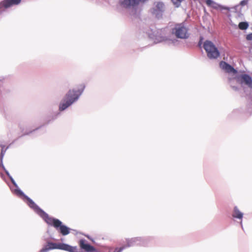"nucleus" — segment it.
Masks as SVG:
<instances>
[{
    "mask_svg": "<svg viewBox=\"0 0 252 252\" xmlns=\"http://www.w3.org/2000/svg\"><path fill=\"white\" fill-rule=\"evenodd\" d=\"M15 193L18 196H26L24 193L20 189H17L15 190Z\"/></svg>",
    "mask_w": 252,
    "mask_h": 252,
    "instance_id": "nucleus-16",
    "label": "nucleus"
},
{
    "mask_svg": "<svg viewBox=\"0 0 252 252\" xmlns=\"http://www.w3.org/2000/svg\"><path fill=\"white\" fill-rule=\"evenodd\" d=\"M205 2L206 4L211 7L215 9H226L227 10H229L230 8L226 7H223L222 6H221L219 5V4L217 3L215 1H213L212 0H205Z\"/></svg>",
    "mask_w": 252,
    "mask_h": 252,
    "instance_id": "nucleus-12",
    "label": "nucleus"
},
{
    "mask_svg": "<svg viewBox=\"0 0 252 252\" xmlns=\"http://www.w3.org/2000/svg\"><path fill=\"white\" fill-rule=\"evenodd\" d=\"M3 155H4V154L2 153V151H1V158H2L3 157Z\"/></svg>",
    "mask_w": 252,
    "mask_h": 252,
    "instance_id": "nucleus-20",
    "label": "nucleus"
},
{
    "mask_svg": "<svg viewBox=\"0 0 252 252\" xmlns=\"http://www.w3.org/2000/svg\"><path fill=\"white\" fill-rule=\"evenodd\" d=\"M45 221L48 224L54 226L63 236L70 233V229L66 226L63 225L62 221L58 219L50 217L49 216Z\"/></svg>",
    "mask_w": 252,
    "mask_h": 252,
    "instance_id": "nucleus-2",
    "label": "nucleus"
},
{
    "mask_svg": "<svg viewBox=\"0 0 252 252\" xmlns=\"http://www.w3.org/2000/svg\"><path fill=\"white\" fill-rule=\"evenodd\" d=\"M164 4L162 2H157L154 3L153 7L151 9V13L156 17H161L165 11Z\"/></svg>",
    "mask_w": 252,
    "mask_h": 252,
    "instance_id": "nucleus-6",
    "label": "nucleus"
},
{
    "mask_svg": "<svg viewBox=\"0 0 252 252\" xmlns=\"http://www.w3.org/2000/svg\"><path fill=\"white\" fill-rule=\"evenodd\" d=\"M203 47L207 53V56L210 59H217L220 56L219 50L212 42L209 40L205 41Z\"/></svg>",
    "mask_w": 252,
    "mask_h": 252,
    "instance_id": "nucleus-4",
    "label": "nucleus"
},
{
    "mask_svg": "<svg viewBox=\"0 0 252 252\" xmlns=\"http://www.w3.org/2000/svg\"><path fill=\"white\" fill-rule=\"evenodd\" d=\"M249 27L248 23L247 22H240L239 24L238 27L240 30H246Z\"/></svg>",
    "mask_w": 252,
    "mask_h": 252,
    "instance_id": "nucleus-14",
    "label": "nucleus"
},
{
    "mask_svg": "<svg viewBox=\"0 0 252 252\" xmlns=\"http://www.w3.org/2000/svg\"><path fill=\"white\" fill-rule=\"evenodd\" d=\"M21 0H4L0 3V9L2 8H7L13 5L19 4Z\"/></svg>",
    "mask_w": 252,
    "mask_h": 252,
    "instance_id": "nucleus-10",
    "label": "nucleus"
},
{
    "mask_svg": "<svg viewBox=\"0 0 252 252\" xmlns=\"http://www.w3.org/2000/svg\"><path fill=\"white\" fill-rule=\"evenodd\" d=\"M248 0H243L240 2V5L242 6H244L245 5H247L248 4Z\"/></svg>",
    "mask_w": 252,
    "mask_h": 252,
    "instance_id": "nucleus-17",
    "label": "nucleus"
},
{
    "mask_svg": "<svg viewBox=\"0 0 252 252\" xmlns=\"http://www.w3.org/2000/svg\"><path fill=\"white\" fill-rule=\"evenodd\" d=\"M183 0H171L173 4L177 7L180 6L181 2Z\"/></svg>",
    "mask_w": 252,
    "mask_h": 252,
    "instance_id": "nucleus-15",
    "label": "nucleus"
},
{
    "mask_svg": "<svg viewBox=\"0 0 252 252\" xmlns=\"http://www.w3.org/2000/svg\"><path fill=\"white\" fill-rule=\"evenodd\" d=\"M11 180L13 184H15V183H14V180H13L12 179H11Z\"/></svg>",
    "mask_w": 252,
    "mask_h": 252,
    "instance_id": "nucleus-21",
    "label": "nucleus"
},
{
    "mask_svg": "<svg viewBox=\"0 0 252 252\" xmlns=\"http://www.w3.org/2000/svg\"><path fill=\"white\" fill-rule=\"evenodd\" d=\"M220 65L221 69L227 73H233L234 74L237 73V71L232 66L225 62H220Z\"/></svg>",
    "mask_w": 252,
    "mask_h": 252,
    "instance_id": "nucleus-11",
    "label": "nucleus"
},
{
    "mask_svg": "<svg viewBox=\"0 0 252 252\" xmlns=\"http://www.w3.org/2000/svg\"><path fill=\"white\" fill-rule=\"evenodd\" d=\"M123 249V247L120 248L117 252H121Z\"/></svg>",
    "mask_w": 252,
    "mask_h": 252,
    "instance_id": "nucleus-19",
    "label": "nucleus"
},
{
    "mask_svg": "<svg viewBox=\"0 0 252 252\" xmlns=\"http://www.w3.org/2000/svg\"><path fill=\"white\" fill-rule=\"evenodd\" d=\"M238 80L241 84H244L252 89V78L250 75L246 74H242L238 78Z\"/></svg>",
    "mask_w": 252,
    "mask_h": 252,
    "instance_id": "nucleus-7",
    "label": "nucleus"
},
{
    "mask_svg": "<svg viewBox=\"0 0 252 252\" xmlns=\"http://www.w3.org/2000/svg\"><path fill=\"white\" fill-rule=\"evenodd\" d=\"M243 213H241L237 207H235L234 211L232 214V216L234 218H236L239 219H242L243 218Z\"/></svg>",
    "mask_w": 252,
    "mask_h": 252,
    "instance_id": "nucleus-13",
    "label": "nucleus"
},
{
    "mask_svg": "<svg viewBox=\"0 0 252 252\" xmlns=\"http://www.w3.org/2000/svg\"><path fill=\"white\" fill-rule=\"evenodd\" d=\"M85 85L83 84L79 85L76 90H70L65 94L62 101L60 103L59 110L63 111L70 106L74 102L78 99L83 93Z\"/></svg>",
    "mask_w": 252,
    "mask_h": 252,
    "instance_id": "nucleus-1",
    "label": "nucleus"
},
{
    "mask_svg": "<svg viewBox=\"0 0 252 252\" xmlns=\"http://www.w3.org/2000/svg\"><path fill=\"white\" fill-rule=\"evenodd\" d=\"M25 198L28 201L29 206L34 209L36 212L44 220H45L49 217V215L45 213L43 210L40 209L31 199L28 196H25Z\"/></svg>",
    "mask_w": 252,
    "mask_h": 252,
    "instance_id": "nucleus-5",
    "label": "nucleus"
},
{
    "mask_svg": "<svg viewBox=\"0 0 252 252\" xmlns=\"http://www.w3.org/2000/svg\"><path fill=\"white\" fill-rule=\"evenodd\" d=\"M147 0H124L122 5L125 8H129L138 5L140 2H144Z\"/></svg>",
    "mask_w": 252,
    "mask_h": 252,
    "instance_id": "nucleus-9",
    "label": "nucleus"
},
{
    "mask_svg": "<svg viewBox=\"0 0 252 252\" xmlns=\"http://www.w3.org/2000/svg\"><path fill=\"white\" fill-rule=\"evenodd\" d=\"M172 33L178 38L186 39L189 36V29L183 23L175 24Z\"/></svg>",
    "mask_w": 252,
    "mask_h": 252,
    "instance_id": "nucleus-3",
    "label": "nucleus"
},
{
    "mask_svg": "<svg viewBox=\"0 0 252 252\" xmlns=\"http://www.w3.org/2000/svg\"><path fill=\"white\" fill-rule=\"evenodd\" d=\"M246 38L248 40H252V33L248 34L247 35Z\"/></svg>",
    "mask_w": 252,
    "mask_h": 252,
    "instance_id": "nucleus-18",
    "label": "nucleus"
},
{
    "mask_svg": "<svg viewBox=\"0 0 252 252\" xmlns=\"http://www.w3.org/2000/svg\"><path fill=\"white\" fill-rule=\"evenodd\" d=\"M80 248L87 252H98L93 246L87 243L86 240L81 239L79 242Z\"/></svg>",
    "mask_w": 252,
    "mask_h": 252,
    "instance_id": "nucleus-8",
    "label": "nucleus"
},
{
    "mask_svg": "<svg viewBox=\"0 0 252 252\" xmlns=\"http://www.w3.org/2000/svg\"><path fill=\"white\" fill-rule=\"evenodd\" d=\"M199 45H201V42L200 41L199 42Z\"/></svg>",
    "mask_w": 252,
    "mask_h": 252,
    "instance_id": "nucleus-22",
    "label": "nucleus"
}]
</instances>
